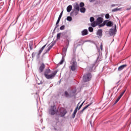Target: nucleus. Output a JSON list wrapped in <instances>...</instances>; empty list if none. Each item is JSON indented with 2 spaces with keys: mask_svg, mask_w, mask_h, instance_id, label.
Returning <instances> with one entry per match:
<instances>
[{
  "mask_svg": "<svg viewBox=\"0 0 131 131\" xmlns=\"http://www.w3.org/2000/svg\"><path fill=\"white\" fill-rule=\"evenodd\" d=\"M102 52V50H99L98 53H99V56H98L97 58L96 59V61L94 63H93L90 67V71H93V69L94 68H96L97 66H98V62H100V61H102V55L100 54V53Z\"/></svg>",
  "mask_w": 131,
  "mask_h": 131,
  "instance_id": "nucleus-1",
  "label": "nucleus"
},
{
  "mask_svg": "<svg viewBox=\"0 0 131 131\" xmlns=\"http://www.w3.org/2000/svg\"><path fill=\"white\" fill-rule=\"evenodd\" d=\"M70 64H71V70H72V71H75V70H76V67H77V62H76L74 58H72Z\"/></svg>",
  "mask_w": 131,
  "mask_h": 131,
  "instance_id": "nucleus-2",
  "label": "nucleus"
},
{
  "mask_svg": "<svg viewBox=\"0 0 131 131\" xmlns=\"http://www.w3.org/2000/svg\"><path fill=\"white\" fill-rule=\"evenodd\" d=\"M91 78H92V75L91 74V73L85 74L83 77V81L84 82H88V81H90L91 80Z\"/></svg>",
  "mask_w": 131,
  "mask_h": 131,
  "instance_id": "nucleus-3",
  "label": "nucleus"
},
{
  "mask_svg": "<svg viewBox=\"0 0 131 131\" xmlns=\"http://www.w3.org/2000/svg\"><path fill=\"white\" fill-rule=\"evenodd\" d=\"M56 114H57V106L56 105L51 106V108L49 109V114L55 115Z\"/></svg>",
  "mask_w": 131,
  "mask_h": 131,
  "instance_id": "nucleus-4",
  "label": "nucleus"
},
{
  "mask_svg": "<svg viewBox=\"0 0 131 131\" xmlns=\"http://www.w3.org/2000/svg\"><path fill=\"white\" fill-rule=\"evenodd\" d=\"M57 72H58L57 71H54V72L52 73L51 74H47L45 76V77L47 78V79H53L56 76V75L57 74Z\"/></svg>",
  "mask_w": 131,
  "mask_h": 131,
  "instance_id": "nucleus-5",
  "label": "nucleus"
},
{
  "mask_svg": "<svg viewBox=\"0 0 131 131\" xmlns=\"http://www.w3.org/2000/svg\"><path fill=\"white\" fill-rule=\"evenodd\" d=\"M42 53V50H40L38 52V53H34L33 52L32 54V58L33 59L34 57H35V55H36V59L37 60H39V58H40V54Z\"/></svg>",
  "mask_w": 131,
  "mask_h": 131,
  "instance_id": "nucleus-6",
  "label": "nucleus"
},
{
  "mask_svg": "<svg viewBox=\"0 0 131 131\" xmlns=\"http://www.w3.org/2000/svg\"><path fill=\"white\" fill-rule=\"evenodd\" d=\"M92 104H93V102L90 103L89 104L86 105L85 107H84L82 110H81L79 112L77 113V116H78V117H80L81 114L83 113V112L85 110V109H86L88 107H90V106H91Z\"/></svg>",
  "mask_w": 131,
  "mask_h": 131,
  "instance_id": "nucleus-7",
  "label": "nucleus"
},
{
  "mask_svg": "<svg viewBox=\"0 0 131 131\" xmlns=\"http://www.w3.org/2000/svg\"><path fill=\"white\" fill-rule=\"evenodd\" d=\"M105 21H105V25L107 27H112L114 25V23L111 20L106 19Z\"/></svg>",
  "mask_w": 131,
  "mask_h": 131,
  "instance_id": "nucleus-8",
  "label": "nucleus"
},
{
  "mask_svg": "<svg viewBox=\"0 0 131 131\" xmlns=\"http://www.w3.org/2000/svg\"><path fill=\"white\" fill-rule=\"evenodd\" d=\"M116 31V25H115L114 28H111L110 29L109 34L111 36L114 35L115 32Z\"/></svg>",
  "mask_w": 131,
  "mask_h": 131,
  "instance_id": "nucleus-9",
  "label": "nucleus"
},
{
  "mask_svg": "<svg viewBox=\"0 0 131 131\" xmlns=\"http://www.w3.org/2000/svg\"><path fill=\"white\" fill-rule=\"evenodd\" d=\"M45 68H46V65H45V63H42L40 65V66L39 67L38 69V72L39 73H42V72H43V70H45Z\"/></svg>",
  "mask_w": 131,
  "mask_h": 131,
  "instance_id": "nucleus-10",
  "label": "nucleus"
},
{
  "mask_svg": "<svg viewBox=\"0 0 131 131\" xmlns=\"http://www.w3.org/2000/svg\"><path fill=\"white\" fill-rule=\"evenodd\" d=\"M76 92H77V90L76 89H75L74 90H72L70 92V95H71V98H72L73 97H75L77 94L76 93Z\"/></svg>",
  "mask_w": 131,
  "mask_h": 131,
  "instance_id": "nucleus-11",
  "label": "nucleus"
},
{
  "mask_svg": "<svg viewBox=\"0 0 131 131\" xmlns=\"http://www.w3.org/2000/svg\"><path fill=\"white\" fill-rule=\"evenodd\" d=\"M80 104V102H79L76 106V107L75 108V110L74 111V112L72 115V118H75V116L76 115V113H77V109H78V106Z\"/></svg>",
  "mask_w": 131,
  "mask_h": 131,
  "instance_id": "nucleus-12",
  "label": "nucleus"
},
{
  "mask_svg": "<svg viewBox=\"0 0 131 131\" xmlns=\"http://www.w3.org/2000/svg\"><path fill=\"white\" fill-rule=\"evenodd\" d=\"M78 14V11L76 10H73L70 13V16L72 17H74V16H76Z\"/></svg>",
  "mask_w": 131,
  "mask_h": 131,
  "instance_id": "nucleus-13",
  "label": "nucleus"
},
{
  "mask_svg": "<svg viewBox=\"0 0 131 131\" xmlns=\"http://www.w3.org/2000/svg\"><path fill=\"white\" fill-rule=\"evenodd\" d=\"M97 35H98V36H100V37H102L103 36V30L102 29H99L97 33H96Z\"/></svg>",
  "mask_w": 131,
  "mask_h": 131,
  "instance_id": "nucleus-14",
  "label": "nucleus"
},
{
  "mask_svg": "<svg viewBox=\"0 0 131 131\" xmlns=\"http://www.w3.org/2000/svg\"><path fill=\"white\" fill-rule=\"evenodd\" d=\"M96 23H97L98 25H100V24H102V23H103V18L101 17H99L98 18H97Z\"/></svg>",
  "mask_w": 131,
  "mask_h": 131,
  "instance_id": "nucleus-15",
  "label": "nucleus"
},
{
  "mask_svg": "<svg viewBox=\"0 0 131 131\" xmlns=\"http://www.w3.org/2000/svg\"><path fill=\"white\" fill-rule=\"evenodd\" d=\"M29 46L30 50H33L35 48V46L33 45V41H30Z\"/></svg>",
  "mask_w": 131,
  "mask_h": 131,
  "instance_id": "nucleus-16",
  "label": "nucleus"
},
{
  "mask_svg": "<svg viewBox=\"0 0 131 131\" xmlns=\"http://www.w3.org/2000/svg\"><path fill=\"white\" fill-rule=\"evenodd\" d=\"M127 66V64H122L118 67V71H121V70H123L125 67Z\"/></svg>",
  "mask_w": 131,
  "mask_h": 131,
  "instance_id": "nucleus-17",
  "label": "nucleus"
},
{
  "mask_svg": "<svg viewBox=\"0 0 131 131\" xmlns=\"http://www.w3.org/2000/svg\"><path fill=\"white\" fill-rule=\"evenodd\" d=\"M67 113V111H66V110H64L62 112H60L59 115L60 117H64V116L66 115Z\"/></svg>",
  "mask_w": 131,
  "mask_h": 131,
  "instance_id": "nucleus-18",
  "label": "nucleus"
},
{
  "mask_svg": "<svg viewBox=\"0 0 131 131\" xmlns=\"http://www.w3.org/2000/svg\"><path fill=\"white\" fill-rule=\"evenodd\" d=\"M55 43H56V41H53V42H52L49 45L47 50H51V49H52V48H53V47H54V46H55Z\"/></svg>",
  "mask_w": 131,
  "mask_h": 131,
  "instance_id": "nucleus-19",
  "label": "nucleus"
},
{
  "mask_svg": "<svg viewBox=\"0 0 131 131\" xmlns=\"http://www.w3.org/2000/svg\"><path fill=\"white\" fill-rule=\"evenodd\" d=\"M81 33L82 35L84 36V35H88L89 34V31H88L87 29H84L81 32Z\"/></svg>",
  "mask_w": 131,
  "mask_h": 131,
  "instance_id": "nucleus-20",
  "label": "nucleus"
},
{
  "mask_svg": "<svg viewBox=\"0 0 131 131\" xmlns=\"http://www.w3.org/2000/svg\"><path fill=\"white\" fill-rule=\"evenodd\" d=\"M49 73H51V70L50 69H46L44 72L43 75L44 76L47 75L48 74H49Z\"/></svg>",
  "mask_w": 131,
  "mask_h": 131,
  "instance_id": "nucleus-21",
  "label": "nucleus"
},
{
  "mask_svg": "<svg viewBox=\"0 0 131 131\" xmlns=\"http://www.w3.org/2000/svg\"><path fill=\"white\" fill-rule=\"evenodd\" d=\"M74 8L76 11H79V5H78V4L75 3L74 5Z\"/></svg>",
  "mask_w": 131,
  "mask_h": 131,
  "instance_id": "nucleus-22",
  "label": "nucleus"
},
{
  "mask_svg": "<svg viewBox=\"0 0 131 131\" xmlns=\"http://www.w3.org/2000/svg\"><path fill=\"white\" fill-rule=\"evenodd\" d=\"M71 96L70 93H69L67 91L64 92V97H66V98H71Z\"/></svg>",
  "mask_w": 131,
  "mask_h": 131,
  "instance_id": "nucleus-23",
  "label": "nucleus"
},
{
  "mask_svg": "<svg viewBox=\"0 0 131 131\" xmlns=\"http://www.w3.org/2000/svg\"><path fill=\"white\" fill-rule=\"evenodd\" d=\"M67 53V50H62L61 55H62L63 58H64L66 56Z\"/></svg>",
  "mask_w": 131,
  "mask_h": 131,
  "instance_id": "nucleus-24",
  "label": "nucleus"
},
{
  "mask_svg": "<svg viewBox=\"0 0 131 131\" xmlns=\"http://www.w3.org/2000/svg\"><path fill=\"white\" fill-rule=\"evenodd\" d=\"M71 10H72V5H69L68 6L67 8V11L68 13H70V12H71Z\"/></svg>",
  "mask_w": 131,
  "mask_h": 131,
  "instance_id": "nucleus-25",
  "label": "nucleus"
},
{
  "mask_svg": "<svg viewBox=\"0 0 131 131\" xmlns=\"http://www.w3.org/2000/svg\"><path fill=\"white\" fill-rule=\"evenodd\" d=\"M59 23H60V22L56 21L55 27L54 28V29L52 33H55V31H56V29H57V27H59Z\"/></svg>",
  "mask_w": 131,
  "mask_h": 131,
  "instance_id": "nucleus-26",
  "label": "nucleus"
},
{
  "mask_svg": "<svg viewBox=\"0 0 131 131\" xmlns=\"http://www.w3.org/2000/svg\"><path fill=\"white\" fill-rule=\"evenodd\" d=\"M107 20H104L103 23L101 24L98 25V26L99 27V28H101V27H103L106 25V23Z\"/></svg>",
  "mask_w": 131,
  "mask_h": 131,
  "instance_id": "nucleus-27",
  "label": "nucleus"
},
{
  "mask_svg": "<svg viewBox=\"0 0 131 131\" xmlns=\"http://www.w3.org/2000/svg\"><path fill=\"white\" fill-rule=\"evenodd\" d=\"M62 15H63V11L60 13V14L58 17V18L57 20V22H60V20H61V18H62Z\"/></svg>",
  "mask_w": 131,
  "mask_h": 131,
  "instance_id": "nucleus-28",
  "label": "nucleus"
},
{
  "mask_svg": "<svg viewBox=\"0 0 131 131\" xmlns=\"http://www.w3.org/2000/svg\"><path fill=\"white\" fill-rule=\"evenodd\" d=\"M99 25H98L97 21H94L93 23H92L91 24V26H92V27H96V26H98Z\"/></svg>",
  "mask_w": 131,
  "mask_h": 131,
  "instance_id": "nucleus-29",
  "label": "nucleus"
},
{
  "mask_svg": "<svg viewBox=\"0 0 131 131\" xmlns=\"http://www.w3.org/2000/svg\"><path fill=\"white\" fill-rule=\"evenodd\" d=\"M80 12H81V13H85V8L81 7L80 9Z\"/></svg>",
  "mask_w": 131,
  "mask_h": 131,
  "instance_id": "nucleus-30",
  "label": "nucleus"
},
{
  "mask_svg": "<svg viewBox=\"0 0 131 131\" xmlns=\"http://www.w3.org/2000/svg\"><path fill=\"white\" fill-rule=\"evenodd\" d=\"M88 29L90 32H93L94 31V28L92 27H89Z\"/></svg>",
  "mask_w": 131,
  "mask_h": 131,
  "instance_id": "nucleus-31",
  "label": "nucleus"
},
{
  "mask_svg": "<svg viewBox=\"0 0 131 131\" xmlns=\"http://www.w3.org/2000/svg\"><path fill=\"white\" fill-rule=\"evenodd\" d=\"M63 63H64V57H62V59L59 62V64H60V65H62V64H63Z\"/></svg>",
  "mask_w": 131,
  "mask_h": 131,
  "instance_id": "nucleus-32",
  "label": "nucleus"
},
{
  "mask_svg": "<svg viewBox=\"0 0 131 131\" xmlns=\"http://www.w3.org/2000/svg\"><path fill=\"white\" fill-rule=\"evenodd\" d=\"M61 38V33H58L57 34V39H60Z\"/></svg>",
  "mask_w": 131,
  "mask_h": 131,
  "instance_id": "nucleus-33",
  "label": "nucleus"
},
{
  "mask_svg": "<svg viewBox=\"0 0 131 131\" xmlns=\"http://www.w3.org/2000/svg\"><path fill=\"white\" fill-rule=\"evenodd\" d=\"M90 22L93 23L95 21V18H94V17H90Z\"/></svg>",
  "mask_w": 131,
  "mask_h": 131,
  "instance_id": "nucleus-34",
  "label": "nucleus"
},
{
  "mask_svg": "<svg viewBox=\"0 0 131 131\" xmlns=\"http://www.w3.org/2000/svg\"><path fill=\"white\" fill-rule=\"evenodd\" d=\"M67 21H72V17H71V16H68L67 18Z\"/></svg>",
  "mask_w": 131,
  "mask_h": 131,
  "instance_id": "nucleus-35",
  "label": "nucleus"
},
{
  "mask_svg": "<svg viewBox=\"0 0 131 131\" xmlns=\"http://www.w3.org/2000/svg\"><path fill=\"white\" fill-rule=\"evenodd\" d=\"M83 103H84V101L83 102L79 107H78V110H80V108L82 107V105H83Z\"/></svg>",
  "mask_w": 131,
  "mask_h": 131,
  "instance_id": "nucleus-36",
  "label": "nucleus"
},
{
  "mask_svg": "<svg viewBox=\"0 0 131 131\" xmlns=\"http://www.w3.org/2000/svg\"><path fill=\"white\" fill-rule=\"evenodd\" d=\"M118 11H119V9L115 8L112 10V12H118Z\"/></svg>",
  "mask_w": 131,
  "mask_h": 131,
  "instance_id": "nucleus-37",
  "label": "nucleus"
},
{
  "mask_svg": "<svg viewBox=\"0 0 131 131\" xmlns=\"http://www.w3.org/2000/svg\"><path fill=\"white\" fill-rule=\"evenodd\" d=\"M80 8H82V7H84V3H83V2H81L80 3Z\"/></svg>",
  "mask_w": 131,
  "mask_h": 131,
  "instance_id": "nucleus-38",
  "label": "nucleus"
},
{
  "mask_svg": "<svg viewBox=\"0 0 131 131\" xmlns=\"http://www.w3.org/2000/svg\"><path fill=\"white\" fill-rule=\"evenodd\" d=\"M64 29H65V26L64 25L61 26L60 27V30H64Z\"/></svg>",
  "mask_w": 131,
  "mask_h": 131,
  "instance_id": "nucleus-39",
  "label": "nucleus"
},
{
  "mask_svg": "<svg viewBox=\"0 0 131 131\" xmlns=\"http://www.w3.org/2000/svg\"><path fill=\"white\" fill-rule=\"evenodd\" d=\"M109 18H110V15L107 13L105 15V19H109Z\"/></svg>",
  "mask_w": 131,
  "mask_h": 131,
  "instance_id": "nucleus-40",
  "label": "nucleus"
},
{
  "mask_svg": "<svg viewBox=\"0 0 131 131\" xmlns=\"http://www.w3.org/2000/svg\"><path fill=\"white\" fill-rule=\"evenodd\" d=\"M125 91L126 90H124L123 92H122L119 96L120 97H122V96H123V95H124V93H125Z\"/></svg>",
  "mask_w": 131,
  "mask_h": 131,
  "instance_id": "nucleus-41",
  "label": "nucleus"
},
{
  "mask_svg": "<svg viewBox=\"0 0 131 131\" xmlns=\"http://www.w3.org/2000/svg\"><path fill=\"white\" fill-rule=\"evenodd\" d=\"M120 82V80H119L116 83V84L117 85V86H118V85H119V83Z\"/></svg>",
  "mask_w": 131,
  "mask_h": 131,
  "instance_id": "nucleus-42",
  "label": "nucleus"
},
{
  "mask_svg": "<svg viewBox=\"0 0 131 131\" xmlns=\"http://www.w3.org/2000/svg\"><path fill=\"white\" fill-rule=\"evenodd\" d=\"M120 90V88H119L118 90H117V92L115 93V96H117V92H118V91H119Z\"/></svg>",
  "mask_w": 131,
  "mask_h": 131,
  "instance_id": "nucleus-43",
  "label": "nucleus"
},
{
  "mask_svg": "<svg viewBox=\"0 0 131 131\" xmlns=\"http://www.w3.org/2000/svg\"><path fill=\"white\" fill-rule=\"evenodd\" d=\"M119 100L116 99L115 103H114V105H116V104H117V102L119 101Z\"/></svg>",
  "mask_w": 131,
  "mask_h": 131,
  "instance_id": "nucleus-44",
  "label": "nucleus"
},
{
  "mask_svg": "<svg viewBox=\"0 0 131 131\" xmlns=\"http://www.w3.org/2000/svg\"><path fill=\"white\" fill-rule=\"evenodd\" d=\"M100 50H103V44L102 43L100 45Z\"/></svg>",
  "mask_w": 131,
  "mask_h": 131,
  "instance_id": "nucleus-45",
  "label": "nucleus"
},
{
  "mask_svg": "<svg viewBox=\"0 0 131 131\" xmlns=\"http://www.w3.org/2000/svg\"><path fill=\"white\" fill-rule=\"evenodd\" d=\"M46 46L47 45H45L43 46H42V48H41V50H43L46 48Z\"/></svg>",
  "mask_w": 131,
  "mask_h": 131,
  "instance_id": "nucleus-46",
  "label": "nucleus"
},
{
  "mask_svg": "<svg viewBox=\"0 0 131 131\" xmlns=\"http://www.w3.org/2000/svg\"><path fill=\"white\" fill-rule=\"evenodd\" d=\"M121 99V96H119L118 98L117 99L118 101H119Z\"/></svg>",
  "mask_w": 131,
  "mask_h": 131,
  "instance_id": "nucleus-47",
  "label": "nucleus"
},
{
  "mask_svg": "<svg viewBox=\"0 0 131 131\" xmlns=\"http://www.w3.org/2000/svg\"><path fill=\"white\" fill-rule=\"evenodd\" d=\"M121 99V96H119L118 98L117 99L118 101H119Z\"/></svg>",
  "mask_w": 131,
  "mask_h": 131,
  "instance_id": "nucleus-48",
  "label": "nucleus"
},
{
  "mask_svg": "<svg viewBox=\"0 0 131 131\" xmlns=\"http://www.w3.org/2000/svg\"><path fill=\"white\" fill-rule=\"evenodd\" d=\"M96 0H89L90 3H94Z\"/></svg>",
  "mask_w": 131,
  "mask_h": 131,
  "instance_id": "nucleus-49",
  "label": "nucleus"
},
{
  "mask_svg": "<svg viewBox=\"0 0 131 131\" xmlns=\"http://www.w3.org/2000/svg\"><path fill=\"white\" fill-rule=\"evenodd\" d=\"M48 52H50V50H47L46 52V53H44V55H45L46 54H47V53H48Z\"/></svg>",
  "mask_w": 131,
  "mask_h": 131,
  "instance_id": "nucleus-50",
  "label": "nucleus"
},
{
  "mask_svg": "<svg viewBox=\"0 0 131 131\" xmlns=\"http://www.w3.org/2000/svg\"><path fill=\"white\" fill-rule=\"evenodd\" d=\"M127 11H129V10H131V7L127 8Z\"/></svg>",
  "mask_w": 131,
  "mask_h": 131,
  "instance_id": "nucleus-51",
  "label": "nucleus"
},
{
  "mask_svg": "<svg viewBox=\"0 0 131 131\" xmlns=\"http://www.w3.org/2000/svg\"><path fill=\"white\" fill-rule=\"evenodd\" d=\"M115 6H117V5H115V4L112 5V7H115Z\"/></svg>",
  "mask_w": 131,
  "mask_h": 131,
  "instance_id": "nucleus-52",
  "label": "nucleus"
},
{
  "mask_svg": "<svg viewBox=\"0 0 131 131\" xmlns=\"http://www.w3.org/2000/svg\"><path fill=\"white\" fill-rule=\"evenodd\" d=\"M54 130H58V129H57V128H56V127H54Z\"/></svg>",
  "mask_w": 131,
  "mask_h": 131,
  "instance_id": "nucleus-53",
  "label": "nucleus"
},
{
  "mask_svg": "<svg viewBox=\"0 0 131 131\" xmlns=\"http://www.w3.org/2000/svg\"><path fill=\"white\" fill-rule=\"evenodd\" d=\"M59 30H60V29H59V28L57 29V32H59Z\"/></svg>",
  "mask_w": 131,
  "mask_h": 131,
  "instance_id": "nucleus-54",
  "label": "nucleus"
},
{
  "mask_svg": "<svg viewBox=\"0 0 131 131\" xmlns=\"http://www.w3.org/2000/svg\"><path fill=\"white\" fill-rule=\"evenodd\" d=\"M41 83H38V85H39V84H41Z\"/></svg>",
  "mask_w": 131,
  "mask_h": 131,
  "instance_id": "nucleus-55",
  "label": "nucleus"
},
{
  "mask_svg": "<svg viewBox=\"0 0 131 131\" xmlns=\"http://www.w3.org/2000/svg\"><path fill=\"white\" fill-rule=\"evenodd\" d=\"M63 50H67V48H63Z\"/></svg>",
  "mask_w": 131,
  "mask_h": 131,
  "instance_id": "nucleus-56",
  "label": "nucleus"
},
{
  "mask_svg": "<svg viewBox=\"0 0 131 131\" xmlns=\"http://www.w3.org/2000/svg\"><path fill=\"white\" fill-rule=\"evenodd\" d=\"M28 52H29V53H30V51L29 50H28Z\"/></svg>",
  "mask_w": 131,
  "mask_h": 131,
  "instance_id": "nucleus-57",
  "label": "nucleus"
},
{
  "mask_svg": "<svg viewBox=\"0 0 131 131\" xmlns=\"http://www.w3.org/2000/svg\"><path fill=\"white\" fill-rule=\"evenodd\" d=\"M114 89H115V87H114V88H113V90H114Z\"/></svg>",
  "mask_w": 131,
  "mask_h": 131,
  "instance_id": "nucleus-58",
  "label": "nucleus"
},
{
  "mask_svg": "<svg viewBox=\"0 0 131 131\" xmlns=\"http://www.w3.org/2000/svg\"><path fill=\"white\" fill-rule=\"evenodd\" d=\"M29 55H30V54H29L28 56H29Z\"/></svg>",
  "mask_w": 131,
  "mask_h": 131,
  "instance_id": "nucleus-59",
  "label": "nucleus"
}]
</instances>
